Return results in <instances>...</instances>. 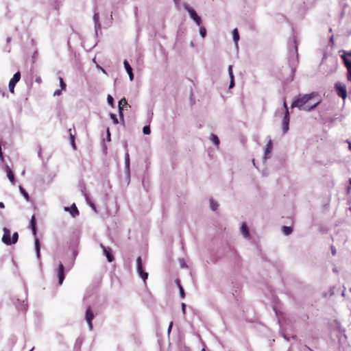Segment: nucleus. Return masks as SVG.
I'll return each instance as SVG.
<instances>
[{
    "instance_id": "1",
    "label": "nucleus",
    "mask_w": 351,
    "mask_h": 351,
    "mask_svg": "<svg viewBox=\"0 0 351 351\" xmlns=\"http://www.w3.org/2000/svg\"><path fill=\"white\" fill-rule=\"evenodd\" d=\"M321 102V99L317 92H313L299 97L291 104V108L310 111L314 109Z\"/></svg>"
},
{
    "instance_id": "2",
    "label": "nucleus",
    "mask_w": 351,
    "mask_h": 351,
    "mask_svg": "<svg viewBox=\"0 0 351 351\" xmlns=\"http://www.w3.org/2000/svg\"><path fill=\"white\" fill-rule=\"evenodd\" d=\"M3 234L2 237V241L3 243L10 245L12 244H14L17 242L19 239V234L17 232H14L12 234V239L10 238V231L8 228H3Z\"/></svg>"
},
{
    "instance_id": "3",
    "label": "nucleus",
    "mask_w": 351,
    "mask_h": 351,
    "mask_svg": "<svg viewBox=\"0 0 351 351\" xmlns=\"http://www.w3.org/2000/svg\"><path fill=\"white\" fill-rule=\"evenodd\" d=\"M184 8L189 12L191 18L198 26H199L202 24V19L200 16L197 15L195 10L191 8L188 4H184Z\"/></svg>"
},
{
    "instance_id": "4",
    "label": "nucleus",
    "mask_w": 351,
    "mask_h": 351,
    "mask_svg": "<svg viewBox=\"0 0 351 351\" xmlns=\"http://www.w3.org/2000/svg\"><path fill=\"white\" fill-rule=\"evenodd\" d=\"M335 90L339 97L345 99L347 97V90L346 86L341 83L337 82L335 85Z\"/></svg>"
},
{
    "instance_id": "5",
    "label": "nucleus",
    "mask_w": 351,
    "mask_h": 351,
    "mask_svg": "<svg viewBox=\"0 0 351 351\" xmlns=\"http://www.w3.org/2000/svg\"><path fill=\"white\" fill-rule=\"evenodd\" d=\"M137 271L139 276L145 281L148 278V274L143 271L142 265V259L141 256H138L136 259Z\"/></svg>"
},
{
    "instance_id": "6",
    "label": "nucleus",
    "mask_w": 351,
    "mask_h": 351,
    "mask_svg": "<svg viewBox=\"0 0 351 351\" xmlns=\"http://www.w3.org/2000/svg\"><path fill=\"white\" fill-rule=\"evenodd\" d=\"M20 79L21 73L18 71L13 75L12 78L10 80L9 89L12 93H14L15 85L18 82H19Z\"/></svg>"
},
{
    "instance_id": "7",
    "label": "nucleus",
    "mask_w": 351,
    "mask_h": 351,
    "mask_svg": "<svg viewBox=\"0 0 351 351\" xmlns=\"http://www.w3.org/2000/svg\"><path fill=\"white\" fill-rule=\"evenodd\" d=\"M94 317L95 316L93 311L91 310L90 307H88L86 311L85 319L88 323V328L90 330L93 329L92 320L93 319Z\"/></svg>"
},
{
    "instance_id": "8",
    "label": "nucleus",
    "mask_w": 351,
    "mask_h": 351,
    "mask_svg": "<svg viewBox=\"0 0 351 351\" xmlns=\"http://www.w3.org/2000/svg\"><path fill=\"white\" fill-rule=\"evenodd\" d=\"M100 247L103 250V252L106 256L108 262L111 263L114 261V256L112 250L110 247H105L103 244H100Z\"/></svg>"
},
{
    "instance_id": "9",
    "label": "nucleus",
    "mask_w": 351,
    "mask_h": 351,
    "mask_svg": "<svg viewBox=\"0 0 351 351\" xmlns=\"http://www.w3.org/2000/svg\"><path fill=\"white\" fill-rule=\"evenodd\" d=\"M58 284L61 285L64 279V267L62 263H60L58 268Z\"/></svg>"
},
{
    "instance_id": "10",
    "label": "nucleus",
    "mask_w": 351,
    "mask_h": 351,
    "mask_svg": "<svg viewBox=\"0 0 351 351\" xmlns=\"http://www.w3.org/2000/svg\"><path fill=\"white\" fill-rule=\"evenodd\" d=\"M5 171L6 172L7 176H8L9 180L10 181V182L12 184H15L16 180H15L14 174L12 170L11 169V168L8 165H6L5 166Z\"/></svg>"
},
{
    "instance_id": "11",
    "label": "nucleus",
    "mask_w": 351,
    "mask_h": 351,
    "mask_svg": "<svg viewBox=\"0 0 351 351\" xmlns=\"http://www.w3.org/2000/svg\"><path fill=\"white\" fill-rule=\"evenodd\" d=\"M65 210L69 211L70 214L73 217H75L79 215V210L75 204H73L71 207H65Z\"/></svg>"
},
{
    "instance_id": "12",
    "label": "nucleus",
    "mask_w": 351,
    "mask_h": 351,
    "mask_svg": "<svg viewBox=\"0 0 351 351\" xmlns=\"http://www.w3.org/2000/svg\"><path fill=\"white\" fill-rule=\"evenodd\" d=\"M272 149H273V145H272V141L270 139L267 144L266 145V147H265V156L264 158H267L269 157V155L272 151Z\"/></svg>"
},
{
    "instance_id": "13",
    "label": "nucleus",
    "mask_w": 351,
    "mask_h": 351,
    "mask_svg": "<svg viewBox=\"0 0 351 351\" xmlns=\"http://www.w3.org/2000/svg\"><path fill=\"white\" fill-rule=\"evenodd\" d=\"M289 110H287V112H285V117L283 119L282 124H283V132L285 133L289 130Z\"/></svg>"
},
{
    "instance_id": "14",
    "label": "nucleus",
    "mask_w": 351,
    "mask_h": 351,
    "mask_svg": "<svg viewBox=\"0 0 351 351\" xmlns=\"http://www.w3.org/2000/svg\"><path fill=\"white\" fill-rule=\"evenodd\" d=\"M128 105V102L125 98H122L119 102V111L121 119L123 121V106Z\"/></svg>"
},
{
    "instance_id": "15",
    "label": "nucleus",
    "mask_w": 351,
    "mask_h": 351,
    "mask_svg": "<svg viewBox=\"0 0 351 351\" xmlns=\"http://www.w3.org/2000/svg\"><path fill=\"white\" fill-rule=\"evenodd\" d=\"M123 64H124V66L125 68L127 73H128V75L130 76V80L132 81L134 78L132 69L127 60H124Z\"/></svg>"
},
{
    "instance_id": "16",
    "label": "nucleus",
    "mask_w": 351,
    "mask_h": 351,
    "mask_svg": "<svg viewBox=\"0 0 351 351\" xmlns=\"http://www.w3.org/2000/svg\"><path fill=\"white\" fill-rule=\"evenodd\" d=\"M344 64L348 69L347 78H348V81H350L351 82V62L346 58H344Z\"/></svg>"
},
{
    "instance_id": "17",
    "label": "nucleus",
    "mask_w": 351,
    "mask_h": 351,
    "mask_svg": "<svg viewBox=\"0 0 351 351\" xmlns=\"http://www.w3.org/2000/svg\"><path fill=\"white\" fill-rule=\"evenodd\" d=\"M30 226L32 231V233L34 236L36 235V217L33 215L31 218L30 221Z\"/></svg>"
},
{
    "instance_id": "18",
    "label": "nucleus",
    "mask_w": 351,
    "mask_h": 351,
    "mask_svg": "<svg viewBox=\"0 0 351 351\" xmlns=\"http://www.w3.org/2000/svg\"><path fill=\"white\" fill-rule=\"evenodd\" d=\"M241 230L242 234H243V236L245 238H249L250 237V232L248 231V228H247V225L245 223H243L242 224L241 228Z\"/></svg>"
},
{
    "instance_id": "19",
    "label": "nucleus",
    "mask_w": 351,
    "mask_h": 351,
    "mask_svg": "<svg viewBox=\"0 0 351 351\" xmlns=\"http://www.w3.org/2000/svg\"><path fill=\"white\" fill-rule=\"evenodd\" d=\"M232 36H233V40H234V43H236V45H237V43L239 40V34L238 29L237 28L233 29Z\"/></svg>"
},
{
    "instance_id": "20",
    "label": "nucleus",
    "mask_w": 351,
    "mask_h": 351,
    "mask_svg": "<svg viewBox=\"0 0 351 351\" xmlns=\"http://www.w3.org/2000/svg\"><path fill=\"white\" fill-rule=\"evenodd\" d=\"M292 230H293L292 228L289 226H284L282 228V231L283 234L285 235L290 234L292 232Z\"/></svg>"
},
{
    "instance_id": "21",
    "label": "nucleus",
    "mask_w": 351,
    "mask_h": 351,
    "mask_svg": "<svg viewBox=\"0 0 351 351\" xmlns=\"http://www.w3.org/2000/svg\"><path fill=\"white\" fill-rule=\"evenodd\" d=\"M210 140L215 143L216 146H218L219 145V139L215 134H211Z\"/></svg>"
},
{
    "instance_id": "22",
    "label": "nucleus",
    "mask_w": 351,
    "mask_h": 351,
    "mask_svg": "<svg viewBox=\"0 0 351 351\" xmlns=\"http://www.w3.org/2000/svg\"><path fill=\"white\" fill-rule=\"evenodd\" d=\"M35 248H36L37 256L39 258L40 257V242H39L38 239H35Z\"/></svg>"
},
{
    "instance_id": "23",
    "label": "nucleus",
    "mask_w": 351,
    "mask_h": 351,
    "mask_svg": "<svg viewBox=\"0 0 351 351\" xmlns=\"http://www.w3.org/2000/svg\"><path fill=\"white\" fill-rule=\"evenodd\" d=\"M19 189H20L21 193L23 194V195L26 199V200L29 201V196L28 193L25 191V190L22 186H19Z\"/></svg>"
},
{
    "instance_id": "24",
    "label": "nucleus",
    "mask_w": 351,
    "mask_h": 351,
    "mask_svg": "<svg viewBox=\"0 0 351 351\" xmlns=\"http://www.w3.org/2000/svg\"><path fill=\"white\" fill-rule=\"evenodd\" d=\"M210 208L213 210H216L217 209L218 204L217 202H215L213 199H210Z\"/></svg>"
},
{
    "instance_id": "25",
    "label": "nucleus",
    "mask_w": 351,
    "mask_h": 351,
    "mask_svg": "<svg viewBox=\"0 0 351 351\" xmlns=\"http://www.w3.org/2000/svg\"><path fill=\"white\" fill-rule=\"evenodd\" d=\"M125 167L129 169V167H130V156H129V154L128 153H126L125 155Z\"/></svg>"
},
{
    "instance_id": "26",
    "label": "nucleus",
    "mask_w": 351,
    "mask_h": 351,
    "mask_svg": "<svg viewBox=\"0 0 351 351\" xmlns=\"http://www.w3.org/2000/svg\"><path fill=\"white\" fill-rule=\"evenodd\" d=\"M69 133H70V138H71V144H72L73 148L76 149L75 144V137H74V135L72 134L71 129L69 130Z\"/></svg>"
},
{
    "instance_id": "27",
    "label": "nucleus",
    "mask_w": 351,
    "mask_h": 351,
    "mask_svg": "<svg viewBox=\"0 0 351 351\" xmlns=\"http://www.w3.org/2000/svg\"><path fill=\"white\" fill-rule=\"evenodd\" d=\"M199 34L202 38H204L206 35V29L204 27H201L199 29Z\"/></svg>"
},
{
    "instance_id": "28",
    "label": "nucleus",
    "mask_w": 351,
    "mask_h": 351,
    "mask_svg": "<svg viewBox=\"0 0 351 351\" xmlns=\"http://www.w3.org/2000/svg\"><path fill=\"white\" fill-rule=\"evenodd\" d=\"M59 81H60V87H61V90H65V88H66V84L64 83L62 77H59Z\"/></svg>"
},
{
    "instance_id": "29",
    "label": "nucleus",
    "mask_w": 351,
    "mask_h": 351,
    "mask_svg": "<svg viewBox=\"0 0 351 351\" xmlns=\"http://www.w3.org/2000/svg\"><path fill=\"white\" fill-rule=\"evenodd\" d=\"M110 116V118L112 119L114 124L117 125L119 123V121H118V119L117 118L116 114L111 113Z\"/></svg>"
},
{
    "instance_id": "30",
    "label": "nucleus",
    "mask_w": 351,
    "mask_h": 351,
    "mask_svg": "<svg viewBox=\"0 0 351 351\" xmlns=\"http://www.w3.org/2000/svg\"><path fill=\"white\" fill-rule=\"evenodd\" d=\"M107 100H108V104H109L112 107H113V106H114V99H113V97H112L110 95H108V97H107Z\"/></svg>"
},
{
    "instance_id": "31",
    "label": "nucleus",
    "mask_w": 351,
    "mask_h": 351,
    "mask_svg": "<svg viewBox=\"0 0 351 351\" xmlns=\"http://www.w3.org/2000/svg\"><path fill=\"white\" fill-rule=\"evenodd\" d=\"M99 13H95L94 16H93V20L95 23V25H99Z\"/></svg>"
},
{
    "instance_id": "32",
    "label": "nucleus",
    "mask_w": 351,
    "mask_h": 351,
    "mask_svg": "<svg viewBox=\"0 0 351 351\" xmlns=\"http://www.w3.org/2000/svg\"><path fill=\"white\" fill-rule=\"evenodd\" d=\"M143 132L145 134H149L151 132L149 126H148V125L144 126V128L143 129Z\"/></svg>"
},
{
    "instance_id": "33",
    "label": "nucleus",
    "mask_w": 351,
    "mask_h": 351,
    "mask_svg": "<svg viewBox=\"0 0 351 351\" xmlns=\"http://www.w3.org/2000/svg\"><path fill=\"white\" fill-rule=\"evenodd\" d=\"M178 289L180 290V297L182 298H184L185 297V293H184V289H183V287H182L181 285H179Z\"/></svg>"
},
{
    "instance_id": "34",
    "label": "nucleus",
    "mask_w": 351,
    "mask_h": 351,
    "mask_svg": "<svg viewBox=\"0 0 351 351\" xmlns=\"http://www.w3.org/2000/svg\"><path fill=\"white\" fill-rule=\"evenodd\" d=\"M228 73H229V75H230V78H233L234 77V75H233V72H232V65H230L228 66Z\"/></svg>"
},
{
    "instance_id": "35",
    "label": "nucleus",
    "mask_w": 351,
    "mask_h": 351,
    "mask_svg": "<svg viewBox=\"0 0 351 351\" xmlns=\"http://www.w3.org/2000/svg\"><path fill=\"white\" fill-rule=\"evenodd\" d=\"M182 310L183 314L184 315L186 313V304L184 303L182 304Z\"/></svg>"
},
{
    "instance_id": "36",
    "label": "nucleus",
    "mask_w": 351,
    "mask_h": 351,
    "mask_svg": "<svg viewBox=\"0 0 351 351\" xmlns=\"http://www.w3.org/2000/svg\"><path fill=\"white\" fill-rule=\"evenodd\" d=\"M234 77L230 78V88H232L234 86Z\"/></svg>"
},
{
    "instance_id": "37",
    "label": "nucleus",
    "mask_w": 351,
    "mask_h": 351,
    "mask_svg": "<svg viewBox=\"0 0 351 351\" xmlns=\"http://www.w3.org/2000/svg\"><path fill=\"white\" fill-rule=\"evenodd\" d=\"M62 90H57L54 92V95H60Z\"/></svg>"
},
{
    "instance_id": "38",
    "label": "nucleus",
    "mask_w": 351,
    "mask_h": 351,
    "mask_svg": "<svg viewBox=\"0 0 351 351\" xmlns=\"http://www.w3.org/2000/svg\"><path fill=\"white\" fill-rule=\"evenodd\" d=\"M0 160L1 162L4 161V157L3 153L0 154Z\"/></svg>"
},
{
    "instance_id": "39",
    "label": "nucleus",
    "mask_w": 351,
    "mask_h": 351,
    "mask_svg": "<svg viewBox=\"0 0 351 351\" xmlns=\"http://www.w3.org/2000/svg\"><path fill=\"white\" fill-rule=\"evenodd\" d=\"M107 136L108 137V140L110 141V131L108 129L107 130Z\"/></svg>"
},
{
    "instance_id": "40",
    "label": "nucleus",
    "mask_w": 351,
    "mask_h": 351,
    "mask_svg": "<svg viewBox=\"0 0 351 351\" xmlns=\"http://www.w3.org/2000/svg\"><path fill=\"white\" fill-rule=\"evenodd\" d=\"M172 325H173V323H172V322H171V323H170V324H169V328H168V331H169V332L171 331V330Z\"/></svg>"
},
{
    "instance_id": "41",
    "label": "nucleus",
    "mask_w": 351,
    "mask_h": 351,
    "mask_svg": "<svg viewBox=\"0 0 351 351\" xmlns=\"http://www.w3.org/2000/svg\"><path fill=\"white\" fill-rule=\"evenodd\" d=\"M176 283L177 284V285H178V287H179V285H181V284H180V280H179V279H176Z\"/></svg>"
},
{
    "instance_id": "42",
    "label": "nucleus",
    "mask_w": 351,
    "mask_h": 351,
    "mask_svg": "<svg viewBox=\"0 0 351 351\" xmlns=\"http://www.w3.org/2000/svg\"><path fill=\"white\" fill-rule=\"evenodd\" d=\"M284 107H285L286 111L288 110V108H287V105L286 101L284 102Z\"/></svg>"
},
{
    "instance_id": "43",
    "label": "nucleus",
    "mask_w": 351,
    "mask_h": 351,
    "mask_svg": "<svg viewBox=\"0 0 351 351\" xmlns=\"http://www.w3.org/2000/svg\"><path fill=\"white\" fill-rule=\"evenodd\" d=\"M36 82H38V83H40L41 82V79L40 77H38L36 79Z\"/></svg>"
},
{
    "instance_id": "44",
    "label": "nucleus",
    "mask_w": 351,
    "mask_h": 351,
    "mask_svg": "<svg viewBox=\"0 0 351 351\" xmlns=\"http://www.w3.org/2000/svg\"><path fill=\"white\" fill-rule=\"evenodd\" d=\"M4 207V204L3 202H0V208H3Z\"/></svg>"
},
{
    "instance_id": "45",
    "label": "nucleus",
    "mask_w": 351,
    "mask_h": 351,
    "mask_svg": "<svg viewBox=\"0 0 351 351\" xmlns=\"http://www.w3.org/2000/svg\"><path fill=\"white\" fill-rule=\"evenodd\" d=\"M90 206H91V207H92L95 210H96V208H95V206L94 204L91 203V204H90Z\"/></svg>"
},
{
    "instance_id": "46",
    "label": "nucleus",
    "mask_w": 351,
    "mask_h": 351,
    "mask_svg": "<svg viewBox=\"0 0 351 351\" xmlns=\"http://www.w3.org/2000/svg\"><path fill=\"white\" fill-rule=\"evenodd\" d=\"M349 149L351 150V143H349Z\"/></svg>"
},
{
    "instance_id": "47",
    "label": "nucleus",
    "mask_w": 351,
    "mask_h": 351,
    "mask_svg": "<svg viewBox=\"0 0 351 351\" xmlns=\"http://www.w3.org/2000/svg\"><path fill=\"white\" fill-rule=\"evenodd\" d=\"M332 254L335 255V250H332Z\"/></svg>"
},
{
    "instance_id": "48",
    "label": "nucleus",
    "mask_w": 351,
    "mask_h": 351,
    "mask_svg": "<svg viewBox=\"0 0 351 351\" xmlns=\"http://www.w3.org/2000/svg\"><path fill=\"white\" fill-rule=\"evenodd\" d=\"M350 184H351V180H350Z\"/></svg>"
},
{
    "instance_id": "49",
    "label": "nucleus",
    "mask_w": 351,
    "mask_h": 351,
    "mask_svg": "<svg viewBox=\"0 0 351 351\" xmlns=\"http://www.w3.org/2000/svg\"><path fill=\"white\" fill-rule=\"evenodd\" d=\"M350 291H351V289H350Z\"/></svg>"
}]
</instances>
